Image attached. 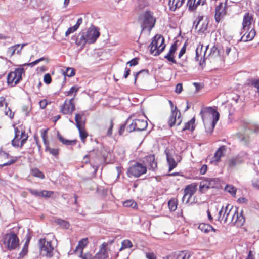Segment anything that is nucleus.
Instances as JSON below:
<instances>
[{
    "mask_svg": "<svg viewBox=\"0 0 259 259\" xmlns=\"http://www.w3.org/2000/svg\"><path fill=\"white\" fill-rule=\"evenodd\" d=\"M114 123L113 120L110 119L108 121H106L105 123V128H107V135L110 136L112 134V129L113 127Z\"/></svg>",
    "mask_w": 259,
    "mask_h": 259,
    "instance_id": "79ce46f5",
    "label": "nucleus"
},
{
    "mask_svg": "<svg viewBox=\"0 0 259 259\" xmlns=\"http://www.w3.org/2000/svg\"><path fill=\"white\" fill-rule=\"evenodd\" d=\"M5 114L11 119L13 118L14 113L13 112L9 107H5Z\"/></svg>",
    "mask_w": 259,
    "mask_h": 259,
    "instance_id": "bf43d9fd",
    "label": "nucleus"
},
{
    "mask_svg": "<svg viewBox=\"0 0 259 259\" xmlns=\"http://www.w3.org/2000/svg\"><path fill=\"white\" fill-rule=\"evenodd\" d=\"M218 185V178H204L200 183L199 191L203 193L206 190L217 187Z\"/></svg>",
    "mask_w": 259,
    "mask_h": 259,
    "instance_id": "9d476101",
    "label": "nucleus"
},
{
    "mask_svg": "<svg viewBox=\"0 0 259 259\" xmlns=\"http://www.w3.org/2000/svg\"><path fill=\"white\" fill-rule=\"evenodd\" d=\"M207 24L203 20V16H198L193 22V27L199 32H203L207 29Z\"/></svg>",
    "mask_w": 259,
    "mask_h": 259,
    "instance_id": "5701e85b",
    "label": "nucleus"
},
{
    "mask_svg": "<svg viewBox=\"0 0 259 259\" xmlns=\"http://www.w3.org/2000/svg\"><path fill=\"white\" fill-rule=\"evenodd\" d=\"M177 205L178 200L176 198L170 199L168 202V208L171 211H174L177 209Z\"/></svg>",
    "mask_w": 259,
    "mask_h": 259,
    "instance_id": "a18cd8bd",
    "label": "nucleus"
},
{
    "mask_svg": "<svg viewBox=\"0 0 259 259\" xmlns=\"http://www.w3.org/2000/svg\"><path fill=\"white\" fill-rule=\"evenodd\" d=\"M89 243L88 238L82 239L78 242L77 246L76 247V250H80V253L83 252V249L87 246Z\"/></svg>",
    "mask_w": 259,
    "mask_h": 259,
    "instance_id": "ea45409f",
    "label": "nucleus"
},
{
    "mask_svg": "<svg viewBox=\"0 0 259 259\" xmlns=\"http://www.w3.org/2000/svg\"><path fill=\"white\" fill-rule=\"evenodd\" d=\"M76 127L79 131V135L81 142L85 144L87 138L89 136L88 133L85 128V125L82 126H80Z\"/></svg>",
    "mask_w": 259,
    "mask_h": 259,
    "instance_id": "c756f323",
    "label": "nucleus"
},
{
    "mask_svg": "<svg viewBox=\"0 0 259 259\" xmlns=\"http://www.w3.org/2000/svg\"><path fill=\"white\" fill-rule=\"evenodd\" d=\"M221 50L222 51V55L223 61L226 58L231 59L234 57L236 54V50L235 48L232 49L231 48L227 47L225 49H222Z\"/></svg>",
    "mask_w": 259,
    "mask_h": 259,
    "instance_id": "393cba45",
    "label": "nucleus"
},
{
    "mask_svg": "<svg viewBox=\"0 0 259 259\" xmlns=\"http://www.w3.org/2000/svg\"><path fill=\"white\" fill-rule=\"evenodd\" d=\"M57 138L58 140L64 145H75L77 142V140L75 139L73 140H66L65 138H64L59 133H57Z\"/></svg>",
    "mask_w": 259,
    "mask_h": 259,
    "instance_id": "c9c22d12",
    "label": "nucleus"
},
{
    "mask_svg": "<svg viewBox=\"0 0 259 259\" xmlns=\"http://www.w3.org/2000/svg\"><path fill=\"white\" fill-rule=\"evenodd\" d=\"M190 254L185 251H182L178 253L176 252V259H189Z\"/></svg>",
    "mask_w": 259,
    "mask_h": 259,
    "instance_id": "de8ad7c7",
    "label": "nucleus"
},
{
    "mask_svg": "<svg viewBox=\"0 0 259 259\" xmlns=\"http://www.w3.org/2000/svg\"><path fill=\"white\" fill-rule=\"evenodd\" d=\"M127 125L126 131L128 133H131L134 131H137L135 125V120L127 119L126 121Z\"/></svg>",
    "mask_w": 259,
    "mask_h": 259,
    "instance_id": "c03bdc74",
    "label": "nucleus"
},
{
    "mask_svg": "<svg viewBox=\"0 0 259 259\" xmlns=\"http://www.w3.org/2000/svg\"><path fill=\"white\" fill-rule=\"evenodd\" d=\"M197 189V184L193 183L187 185L184 190V196L183 197V201L186 199V203L189 202L190 199L195 193Z\"/></svg>",
    "mask_w": 259,
    "mask_h": 259,
    "instance_id": "2eb2a0df",
    "label": "nucleus"
},
{
    "mask_svg": "<svg viewBox=\"0 0 259 259\" xmlns=\"http://www.w3.org/2000/svg\"><path fill=\"white\" fill-rule=\"evenodd\" d=\"M40 254L44 256L51 257L53 255L54 247L52 241L46 238H40L38 241Z\"/></svg>",
    "mask_w": 259,
    "mask_h": 259,
    "instance_id": "423d86ee",
    "label": "nucleus"
},
{
    "mask_svg": "<svg viewBox=\"0 0 259 259\" xmlns=\"http://www.w3.org/2000/svg\"><path fill=\"white\" fill-rule=\"evenodd\" d=\"M31 173L33 177L39 178L41 179L45 178V175L44 173L40 171L38 168H35L31 169Z\"/></svg>",
    "mask_w": 259,
    "mask_h": 259,
    "instance_id": "49530a36",
    "label": "nucleus"
},
{
    "mask_svg": "<svg viewBox=\"0 0 259 259\" xmlns=\"http://www.w3.org/2000/svg\"><path fill=\"white\" fill-rule=\"evenodd\" d=\"M182 122V117L180 111L177 109V106L175 107V110L171 112V114L168 120V124L170 127L174 125H180Z\"/></svg>",
    "mask_w": 259,
    "mask_h": 259,
    "instance_id": "f3484780",
    "label": "nucleus"
},
{
    "mask_svg": "<svg viewBox=\"0 0 259 259\" xmlns=\"http://www.w3.org/2000/svg\"><path fill=\"white\" fill-rule=\"evenodd\" d=\"M225 190L233 196H235L236 195L237 189L232 185H227L225 188Z\"/></svg>",
    "mask_w": 259,
    "mask_h": 259,
    "instance_id": "8fccbe9b",
    "label": "nucleus"
},
{
    "mask_svg": "<svg viewBox=\"0 0 259 259\" xmlns=\"http://www.w3.org/2000/svg\"><path fill=\"white\" fill-rule=\"evenodd\" d=\"M198 229L204 233H208L210 231H213V232L216 231V229L211 225L205 223H201L198 226Z\"/></svg>",
    "mask_w": 259,
    "mask_h": 259,
    "instance_id": "e433bc0d",
    "label": "nucleus"
},
{
    "mask_svg": "<svg viewBox=\"0 0 259 259\" xmlns=\"http://www.w3.org/2000/svg\"><path fill=\"white\" fill-rule=\"evenodd\" d=\"M145 256L147 259H157L156 255L154 252H147Z\"/></svg>",
    "mask_w": 259,
    "mask_h": 259,
    "instance_id": "338daca9",
    "label": "nucleus"
},
{
    "mask_svg": "<svg viewBox=\"0 0 259 259\" xmlns=\"http://www.w3.org/2000/svg\"><path fill=\"white\" fill-rule=\"evenodd\" d=\"M2 242L5 247L10 250L15 249L19 245V239L13 232L5 234Z\"/></svg>",
    "mask_w": 259,
    "mask_h": 259,
    "instance_id": "20e7f679",
    "label": "nucleus"
},
{
    "mask_svg": "<svg viewBox=\"0 0 259 259\" xmlns=\"http://www.w3.org/2000/svg\"><path fill=\"white\" fill-rule=\"evenodd\" d=\"M145 73L146 75H148V71L147 70H142L134 74V83L136 84V82L138 79L139 76H140L142 74Z\"/></svg>",
    "mask_w": 259,
    "mask_h": 259,
    "instance_id": "13d9d810",
    "label": "nucleus"
},
{
    "mask_svg": "<svg viewBox=\"0 0 259 259\" xmlns=\"http://www.w3.org/2000/svg\"><path fill=\"white\" fill-rule=\"evenodd\" d=\"M84 33L90 44L95 42L100 35V32L95 27L89 28Z\"/></svg>",
    "mask_w": 259,
    "mask_h": 259,
    "instance_id": "412c9836",
    "label": "nucleus"
},
{
    "mask_svg": "<svg viewBox=\"0 0 259 259\" xmlns=\"http://www.w3.org/2000/svg\"><path fill=\"white\" fill-rule=\"evenodd\" d=\"M227 9L226 3L224 4L223 3H220L219 4L216 6L214 18L217 23L220 22L227 15Z\"/></svg>",
    "mask_w": 259,
    "mask_h": 259,
    "instance_id": "ddd939ff",
    "label": "nucleus"
},
{
    "mask_svg": "<svg viewBox=\"0 0 259 259\" xmlns=\"http://www.w3.org/2000/svg\"><path fill=\"white\" fill-rule=\"evenodd\" d=\"M243 211L242 210L239 213L238 208L235 207L232 214L231 222L237 227H241L245 223V219L243 215Z\"/></svg>",
    "mask_w": 259,
    "mask_h": 259,
    "instance_id": "f8f14e48",
    "label": "nucleus"
},
{
    "mask_svg": "<svg viewBox=\"0 0 259 259\" xmlns=\"http://www.w3.org/2000/svg\"><path fill=\"white\" fill-rule=\"evenodd\" d=\"M177 49V46L176 43L173 44L170 46V49L168 53L164 56L168 61L171 62L175 64H177L176 60L175 59L174 54ZM178 64L181 67H184L186 66V63L179 62Z\"/></svg>",
    "mask_w": 259,
    "mask_h": 259,
    "instance_id": "aec40b11",
    "label": "nucleus"
},
{
    "mask_svg": "<svg viewBox=\"0 0 259 259\" xmlns=\"http://www.w3.org/2000/svg\"><path fill=\"white\" fill-rule=\"evenodd\" d=\"M75 74V71L72 68H67L66 71V75L68 77H72Z\"/></svg>",
    "mask_w": 259,
    "mask_h": 259,
    "instance_id": "680f3d73",
    "label": "nucleus"
},
{
    "mask_svg": "<svg viewBox=\"0 0 259 259\" xmlns=\"http://www.w3.org/2000/svg\"><path fill=\"white\" fill-rule=\"evenodd\" d=\"M20 46V44H17L8 48L7 52L10 57L13 56L15 54L16 50L19 48Z\"/></svg>",
    "mask_w": 259,
    "mask_h": 259,
    "instance_id": "864d4df0",
    "label": "nucleus"
},
{
    "mask_svg": "<svg viewBox=\"0 0 259 259\" xmlns=\"http://www.w3.org/2000/svg\"><path fill=\"white\" fill-rule=\"evenodd\" d=\"M60 112L63 114L71 115L75 110L74 98L66 99L60 107Z\"/></svg>",
    "mask_w": 259,
    "mask_h": 259,
    "instance_id": "9b49d317",
    "label": "nucleus"
},
{
    "mask_svg": "<svg viewBox=\"0 0 259 259\" xmlns=\"http://www.w3.org/2000/svg\"><path fill=\"white\" fill-rule=\"evenodd\" d=\"M146 166L136 162L130 166L127 170L126 174L129 178H139L147 172Z\"/></svg>",
    "mask_w": 259,
    "mask_h": 259,
    "instance_id": "0eeeda50",
    "label": "nucleus"
},
{
    "mask_svg": "<svg viewBox=\"0 0 259 259\" xmlns=\"http://www.w3.org/2000/svg\"><path fill=\"white\" fill-rule=\"evenodd\" d=\"M87 42L88 43V40H87L84 32L81 33L75 41L76 44L81 48H83Z\"/></svg>",
    "mask_w": 259,
    "mask_h": 259,
    "instance_id": "72a5a7b5",
    "label": "nucleus"
},
{
    "mask_svg": "<svg viewBox=\"0 0 259 259\" xmlns=\"http://www.w3.org/2000/svg\"><path fill=\"white\" fill-rule=\"evenodd\" d=\"M47 132H48V129L41 130V136L43 140V142L44 143V145L46 146L49 145V141L48 140V136H47Z\"/></svg>",
    "mask_w": 259,
    "mask_h": 259,
    "instance_id": "603ef678",
    "label": "nucleus"
},
{
    "mask_svg": "<svg viewBox=\"0 0 259 259\" xmlns=\"http://www.w3.org/2000/svg\"><path fill=\"white\" fill-rule=\"evenodd\" d=\"M19 157L11 156L4 151L3 148H0V166L4 167L11 165L18 161Z\"/></svg>",
    "mask_w": 259,
    "mask_h": 259,
    "instance_id": "1a4fd4ad",
    "label": "nucleus"
},
{
    "mask_svg": "<svg viewBox=\"0 0 259 259\" xmlns=\"http://www.w3.org/2000/svg\"><path fill=\"white\" fill-rule=\"evenodd\" d=\"M108 243L103 242L100 247L99 251L95 254V259H106L108 257L107 247Z\"/></svg>",
    "mask_w": 259,
    "mask_h": 259,
    "instance_id": "b1692460",
    "label": "nucleus"
},
{
    "mask_svg": "<svg viewBox=\"0 0 259 259\" xmlns=\"http://www.w3.org/2000/svg\"><path fill=\"white\" fill-rule=\"evenodd\" d=\"M14 137L11 141L14 147L22 148L26 143L28 135L22 125L14 126Z\"/></svg>",
    "mask_w": 259,
    "mask_h": 259,
    "instance_id": "f257e3e1",
    "label": "nucleus"
},
{
    "mask_svg": "<svg viewBox=\"0 0 259 259\" xmlns=\"http://www.w3.org/2000/svg\"><path fill=\"white\" fill-rule=\"evenodd\" d=\"M202 2V0H188L187 6L190 11L196 10L197 7L199 6Z\"/></svg>",
    "mask_w": 259,
    "mask_h": 259,
    "instance_id": "58836bf2",
    "label": "nucleus"
},
{
    "mask_svg": "<svg viewBox=\"0 0 259 259\" xmlns=\"http://www.w3.org/2000/svg\"><path fill=\"white\" fill-rule=\"evenodd\" d=\"M123 205L125 207L137 208V203L133 200H127L123 202Z\"/></svg>",
    "mask_w": 259,
    "mask_h": 259,
    "instance_id": "09e8293b",
    "label": "nucleus"
},
{
    "mask_svg": "<svg viewBox=\"0 0 259 259\" xmlns=\"http://www.w3.org/2000/svg\"><path fill=\"white\" fill-rule=\"evenodd\" d=\"M79 257L81 259H95V255H93L89 252L86 253H80Z\"/></svg>",
    "mask_w": 259,
    "mask_h": 259,
    "instance_id": "6e6d98bb",
    "label": "nucleus"
},
{
    "mask_svg": "<svg viewBox=\"0 0 259 259\" xmlns=\"http://www.w3.org/2000/svg\"><path fill=\"white\" fill-rule=\"evenodd\" d=\"M44 81L47 84L51 83L52 78L49 73H47L44 75Z\"/></svg>",
    "mask_w": 259,
    "mask_h": 259,
    "instance_id": "0e129e2a",
    "label": "nucleus"
},
{
    "mask_svg": "<svg viewBox=\"0 0 259 259\" xmlns=\"http://www.w3.org/2000/svg\"><path fill=\"white\" fill-rule=\"evenodd\" d=\"M45 151L48 152L50 154L56 158H58L60 149L59 148H52L49 146V145L45 147Z\"/></svg>",
    "mask_w": 259,
    "mask_h": 259,
    "instance_id": "a19ab883",
    "label": "nucleus"
},
{
    "mask_svg": "<svg viewBox=\"0 0 259 259\" xmlns=\"http://www.w3.org/2000/svg\"><path fill=\"white\" fill-rule=\"evenodd\" d=\"M135 122L137 131L144 130L148 125L147 121L144 119H135Z\"/></svg>",
    "mask_w": 259,
    "mask_h": 259,
    "instance_id": "473e14b6",
    "label": "nucleus"
},
{
    "mask_svg": "<svg viewBox=\"0 0 259 259\" xmlns=\"http://www.w3.org/2000/svg\"><path fill=\"white\" fill-rule=\"evenodd\" d=\"M75 121L76 127L85 125L86 119L84 113L81 112L79 113H76L75 116Z\"/></svg>",
    "mask_w": 259,
    "mask_h": 259,
    "instance_id": "c85d7f7f",
    "label": "nucleus"
},
{
    "mask_svg": "<svg viewBox=\"0 0 259 259\" xmlns=\"http://www.w3.org/2000/svg\"><path fill=\"white\" fill-rule=\"evenodd\" d=\"M226 150V146L222 145L220 146L214 153V156L211 158L210 163L217 165L221 161V158L224 156Z\"/></svg>",
    "mask_w": 259,
    "mask_h": 259,
    "instance_id": "4be33fe9",
    "label": "nucleus"
},
{
    "mask_svg": "<svg viewBox=\"0 0 259 259\" xmlns=\"http://www.w3.org/2000/svg\"><path fill=\"white\" fill-rule=\"evenodd\" d=\"M252 85L257 90L259 93V79H254L252 81Z\"/></svg>",
    "mask_w": 259,
    "mask_h": 259,
    "instance_id": "774afa93",
    "label": "nucleus"
},
{
    "mask_svg": "<svg viewBox=\"0 0 259 259\" xmlns=\"http://www.w3.org/2000/svg\"><path fill=\"white\" fill-rule=\"evenodd\" d=\"M243 162V160L240 156H236L230 159L228 162V167L232 168L237 164H241Z\"/></svg>",
    "mask_w": 259,
    "mask_h": 259,
    "instance_id": "2f4dec72",
    "label": "nucleus"
},
{
    "mask_svg": "<svg viewBox=\"0 0 259 259\" xmlns=\"http://www.w3.org/2000/svg\"><path fill=\"white\" fill-rule=\"evenodd\" d=\"M23 74H25V70L24 65L22 64L8 74L7 83L11 85L17 84L22 80Z\"/></svg>",
    "mask_w": 259,
    "mask_h": 259,
    "instance_id": "39448f33",
    "label": "nucleus"
},
{
    "mask_svg": "<svg viewBox=\"0 0 259 259\" xmlns=\"http://www.w3.org/2000/svg\"><path fill=\"white\" fill-rule=\"evenodd\" d=\"M79 89V87L77 86H73L68 91L65 92L64 94L66 96H73L72 98H74V99Z\"/></svg>",
    "mask_w": 259,
    "mask_h": 259,
    "instance_id": "37998d69",
    "label": "nucleus"
},
{
    "mask_svg": "<svg viewBox=\"0 0 259 259\" xmlns=\"http://www.w3.org/2000/svg\"><path fill=\"white\" fill-rule=\"evenodd\" d=\"M195 117H193L190 121L185 124L182 131L190 130L192 132H193L195 128Z\"/></svg>",
    "mask_w": 259,
    "mask_h": 259,
    "instance_id": "f704fd0d",
    "label": "nucleus"
},
{
    "mask_svg": "<svg viewBox=\"0 0 259 259\" xmlns=\"http://www.w3.org/2000/svg\"><path fill=\"white\" fill-rule=\"evenodd\" d=\"M184 2L185 0H169L168 5L170 10L175 11L177 8L181 7Z\"/></svg>",
    "mask_w": 259,
    "mask_h": 259,
    "instance_id": "7c9ffc66",
    "label": "nucleus"
},
{
    "mask_svg": "<svg viewBox=\"0 0 259 259\" xmlns=\"http://www.w3.org/2000/svg\"><path fill=\"white\" fill-rule=\"evenodd\" d=\"M165 153L166 156V161L168 165V171L170 172L177 166L178 163L181 162L182 158L181 156L167 148L165 150Z\"/></svg>",
    "mask_w": 259,
    "mask_h": 259,
    "instance_id": "6e6552de",
    "label": "nucleus"
},
{
    "mask_svg": "<svg viewBox=\"0 0 259 259\" xmlns=\"http://www.w3.org/2000/svg\"><path fill=\"white\" fill-rule=\"evenodd\" d=\"M27 190L31 195L36 197H41V191H39L37 190H34L31 188H28Z\"/></svg>",
    "mask_w": 259,
    "mask_h": 259,
    "instance_id": "052dcab7",
    "label": "nucleus"
},
{
    "mask_svg": "<svg viewBox=\"0 0 259 259\" xmlns=\"http://www.w3.org/2000/svg\"><path fill=\"white\" fill-rule=\"evenodd\" d=\"M200 114L201 115L204 123L212 117V120L211 124L212 131H213L219 119V113L212 107H206L201 109Z\"/></svg>",
    "mask_w": 259,
    "mask_h": 259,
    "instance_id": "7ed1b4c3",
    "label": "nucleus"
},
{
    "mask_svg": "<svg viewBox=\"0 0 259 259\" xmlns=\"http://www.w3.org/2000/svg\"><path fill=\"white\" fill-rule=\"evenodd\" d=\"M166 45L162 35L157 34L153 38L149 45L150 53L154 56H158L165 49Z\"/></svg>",
    "mask_w": 259,
    "mask_h": 259,
    "instance_id": "f03ea898",
    "label": "nucleus"
},
{
    "mask_svg": "<svg viewBox=\"0 0 259 259\" xmlns=\"http://www.w3.org/2000/svg\"><path fill=\"white\" fill-rule=\"evenodd\" d=\"M143 23L145 27H147L150 30L152 29L156 23V18L153 16V13L150 11H146L143 15Z\"/></svg>",
    "mask_w": 259,
    "mask_h": 259,
    "instance_id": "a211bd4d",
    "label": "nucleus"
},
{
    "mask_svg": "<svg viewBox=\"0 0 259 259\" xmlns=\"http://www.w3.org/2000/svg\"><path fill=\"white\" fill-rule=\"evenodd\" d=\"M28 247L26 246V245H23L22 250L19 253V256L20 257H23L25 256L28 252Z\"/></svg>",
    "mask_w": 259,
    "mask_h": 259,
    "instance_id": "e2e57ef3",
    "label": "nucleus"
},
{
    "mask_svg": "<svg viewBox=\"0 0 259 259\" xmlns=\"http://www.w3.org/2000/svg\"><path fill=\"white\" fill-rule=\"evenodd\" d=\"M146 164L149 167V169L154 170L157 168V163L155 160L154 155H149L145 157Z\"/></svg>",
    "mask_w": 259,
    "mask_h": 259,
    "instance_id": "bb28decb",
    "label": "nucleus"
},
{
    "mask_svg": "<svg viewBox=\"0 0 259 259\" xmlns=\"http://www.w3.org/2000/svg\"><path fill=\"white\" fill-rule=\"evenodd\" d=\"M234 210L233 206L230 204H227L225 208L222 207L219 212V220L224 222H226L228 219L231 221L232 214Z\"/></svg>",
    "mask_w": 259,
    "mask_h": 259,
    "instance_id": "4468645a",
    "label": "nucleus"
},
{
    "mask_svg": "<svg viewBox=\"0 0 259 259\" xmlns=\"http://www.w3.org/2000/svg\"><path fill=\"white\" fill-rule=\"evenodd\" d=\"M208 242L210 245H215L218 244V238L214 235H211L208 238Z\"/></svg>",
    "mask_w": 259,
    "mask_h": 259,
    "instance_id": "4d7b16f0",
    "label": "nucleus"
},
{
    "mask_svg": "<svg viewBox=\"0 0 259 259\" xmlns=\"http://www.w3.org/2000/svg\"><path fill=\"white\" fill-rule=\"evenodd\" d=\"M132 247L133 244L132 242L130 240L125 239L122 241L120 250H122L126 248H131Z\"/></svg>",
    "mask_w": 259,
    "mask_h": 259,
    "instance_id": "3c124183",
    "label": "nucleus"
},
{
    "mask_svg": "<svg viewBox=\"0 0 259 259\" xmlns=\"http://www.w3.org/2000/svg\"><path fill=\"white\" fill-rule=\"evenodd\" d=\"M208 48V46H207L206 47L205 50L203 51L202 44L200 43L197 46L196 49V56H195V59L196 61H199L200 60H200L202 59V57H203L205 59V58L206 57H205L206 53V51H207Z\"/></svg>",
    "mask_w": 259,
    "mask_h": 259,
    "instance_id": "a878e982",
    "label": "nucleus"
},
{
    "mask_svg": "<svg viewBox=\"0 0 259 259\" xmlns=\"http://www.w3.org/2000/svg\"><path fill=\"white\" fill-rule=\"evenodd\" d=\"M222 52L221 49L214 46L210 49L209 54L205 59L208 58L210 61H223Z\"/></svg>",
    "mask_w": 259,
    "mask_h": 259,
    "instance_id": "6ab92c4d",
    "label": "nucleus"
},
{
    "mask_svg": "<svg viewBox=\"0 0 259 259\" xmlns=\"http://www.w3.org/2000/svg\"><path fill=\"white\" fill-rule=\"evenodd\" d=\"M246 32L241 38V40L246 42L252 40L256 35V31L254 29H250L249 31H245Z\"/></svg>",
    "mask_w": 259,
    "mask_h": 259,
    "instance_id": "cd10ccee",
    "label": "nucleus"
},
{
    "mask_svg": "<svg viewBox=\"0 0 259 259\" xmlns=\"http://www.w3.org/2000/svg\"><path fill=\"white\" fill-rule=\"evenodd\" d=\"M82 23V19L81 18H79L78 19L76 24L72 26L69 27L67 31L65 32V35L66 36L69 35L70 34L73 33L75 32L79 27V26Z\"/></svg>",
    "mask_w": 259,
    "mask_h": 259,
    "instance_id": "4c0bfd02",
    "label": "nucleus"
},
{
    "mask_svg": "<svg viewBox=\"0 0 259 259\" xmlns=\"http://www.w3.org/2000/svg\"><path fill=\"white\" fill-rule=\"evenodd\" d=\"M54 194V192L52 191L42 190L41 191V197L45 198H51Z\"/></svg>",
    "mask_w": 259,
    "mask_h": 259,
    "instance_id": "5fc2aeb1",
    "label": "nucleus"
},
{
    "mask_svg": "<svg viewBox=\"0 0 259 259\" xmlns=\"http://www.w3.org/2000/svg\"><path fill=\"white\" fill-rule=\"evenodd\" d=\"M254 21L253 14L249 12L245 13L243 18L241 33L242 34L245 31H249L251 29V25Z\"/></svg>",
    "mask_w": 259,
    "mask_h": 259,
    "instance_id": "dca6fc26",
    "label": "nucleus"
},
{
    "mask_svg": "<svg viewBox=\"0 0 259 259\" xmlns=\"http://www.w3.org/2000/svg\"><path fill=\"white\" fill-rule=\"evenodd\" d=\"M48 102L46 99H43L39 101V105L41 109H45L47 106Z\"/></svg>",
    "mask_w": 259,
    "mask_h": 259,
    "instance_id": "69168bd1",
    "label": "nucleus"
}]
</instances>
